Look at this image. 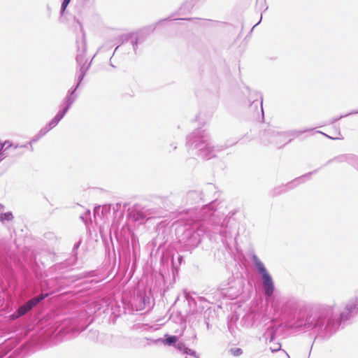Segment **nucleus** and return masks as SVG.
Instances as JSON below:
<instances>
[{
  "label": "nucleus",
  "instance_id": "1",
  "mask_svg": "<svg viewBox=\"0 0 358 358\" xmlns=\"http://www.w3.org/2000/svg\"><path fill=\"white\" fill-rule=\"evenodd\" d=\"M281 317L289 329L312 331L315 340L327 341L340 329L342 322L348 321L336 313L333 306L315 304L300 306L296 299H288L282 306Z\"/></svg>",
  "mask_w": 358,
  "mask_h": 358
},
{
  "label": "nucleus",
  "instance_id": "2",
  "mask_svg": "<svg viewBox=\"0 0 358 358\" xmlns=\"http://www.w3.org/2000/svg\"><path fill=\"white\" fill-rule=\"evenodd\" d=\"M217 200L212 201L201 208H194L191 220L176 229L178 238L183 249L192 252L199 246L204 236L210 231L219 234L223 243L232 238L231 218L236 211H231L224 217L215 208Z\"/></svg>",
  "mask_w": 358,
  "mask_h": 358
},
{
  "label": "nucleus",
  "instance_id": "3",
  "mask_svg": "<svg viewBox=\"0 0 358 358\" xmlns=\"http://www.w3.org/2000/svg\"><path fill=\"white\" fill-rule=\"evenodd\" d=\"M239 139L227 140L224 144L214 145L210 142V136L206 129L198 128L186 138V146L189 149L197 150L198 156L208 160L217 156V153L236 145Z\"/></svg>",
  "mask_w": 358,
  "mask_h": 358
},
{
  "label": "nucleus",
  "instance_id": "4",
  "mask_svg": "<svg viewBox=\"0 0 358 358\" xmlns=\"http://www.w3.org/2000/svg\"><path fill=\"white\" fill-rule=\"evenodd\" d=\"M87 311H80L77 316L69 317L64 321L63 326L58 331V335L62 338H70L72 334L85 330L91 323Z\"/></svg>",
  "mask_w": 358,
  "mask_h": 358
},
{
  "label": "nucleus",
  "instance_id": "5",
  "mask_svg": "<svg viewBox=\"0 0 358 358\" xmlns=\"http://www.w3.org/2000/svg\"><path fill=\"white\" fill-rule=\"evenodd\" d=\"M70 266L71 264L66 260L63 262L56 264L54 266V269L56 271L68 269ZM66 272L67 271L62 273L59 276H56L54 279H50L48 282V285L56 283L58 285L59 289H62L64 287L71 285L72 283L78 280L92 277L96 275L95 271L82 272L78 274H68Z\"/></svg>",
  "mask_w": 358,
  "mask_h": 358
},
{
  "label": "nucleus",
  "instance_id": "6",
  "mask_svg": "<svg viewBox=\"0 0 358 358\" xmlns=\"http://www.w3.org/2000/svg\"><path fill=\"white\" fill-rule=\"evenodd\" d=\"M251 260L255 267L257 272L262 278V282L264 287V294L266 297L273 296L275 292V284L270 273L266 269L264 263L259 257L253 254Z\"/></svg>",
  "mask_w": 358,
  "mask_h": 358
},
{
  "label": "nucleus",
  "instance_id": "7",
  "mask_svg": "<svg viewBox=\"0 0 358 358\" xmlns=\"http://www.w3.org/2000/svg\"><path fill=\"white\" fill-rule=\"evenodd\" d=\"M157 215L158 212L155 209L142 206L140 204H134L128 210V216L139 224H144L148 220Z\"/></svg>",
  "mask_w": 358,
  "mask_h": 358
},
{
  "label": "nucleus",
  "instance_id": "8",
  "mask_svg": "<svg viewBox=\"0 0 358 358\" xmlns=\"http://www.w3.org/2000/svg\"><path fill=\"white\" fill-rule=\"evenodd\" d=\"M284 131H278L273 128L269 127L261 132L260 138L262 143L265 145H274L278 148H282L286 140Z\"/></svg>",
  "mask_w": 358,
  "mask_h": 358
},
{
  "label": "nucleus",
  "instance_id": "9",
  "mask_svg": "<svg viewBox=\"0 0 358 358\" xmlns=\"http://www.w3.org/2000/svg\"><path fill=\"white\" fill-rule=\"evenodd\" d=\"M74 20L79 24L80 31L82 32V38L80 41H76L77 45V55L76 57V60L78 66L80 68L86 67L87 66V60L85 59V55L87 52V43H86V37L85 33L83 29V27L80 21L76 17H74Z\"/></svg>",
  "mask_w": 358,
  "mask_h": 358
},
{
  "label": "nucleus",
  "instance_id": "10",
  "mask_svg": "<svg viewBox=\"0 0 358 358\" xmlns=\"http://www.w3.org/2000/svg\"><path fill=\"white\" fill-rule=\"evenodd\" d=\"M279 329V325H270L264 333L263 337L266 339V341H268L271 344L270 346V350L273 353L281 350L288 358H290L287 352L281 349V343L279 342H275L276 334Z\"/></svg>",
  "mask_w": 358,
  "mask_h": 358
},
{
  "label": "nucleus",
  "instance_id": "11",
  "mask_svg": "<svg viewBox=\"0 0 358 358\" xmlns=\"http://www.w3.org/2000/svg\"><path fill=\"white\" fill-rule=\"evenodd\" d=\"M49 296L48 293H41L40 294L30 299L24 304L20 306L15 314L17 317H22L31 310L34 307H36L39 303L45 300Z\"/></svg>",
  "mask_w": 358,
  "mask_h": 358
},
{
  "label": "nucleus",
  "instance_id": "12",
  "mask_svg": "<svg viewBox=\"0 0 358 358\" xmlns=\"http://www.w3.org/2000/svg\"><path fill=\"white\" fill-rule=\"evenodd\" d=\"M244 285L242 279L233 278L229 282L228 287L222 289L224 295L231 299H234L243 292Z\"/></svg>",
  "mask_w": 358,
  "mask_h": 358
},
{
  "label": "nucleus",
  "instance_id": "13",
  "mask_svg": "<svg viewBox=\"0 0 358 358\" xmlns=\"http://www.w3.org/2000/svg\"><path fill=\"white\" fill-rule=\"evenodd\" d=\"M317 170L310 171L306 174H304L299 178H295L294 180L287 183L285 186H280L275 188L272 192V195L273 196H278L282 192H285L287 189H290L297 186L299 183L303 182V179L308 176H311L313 173H316Z\"/></svg>",
  "mask_w": 358,
  "mask_h": 358
},
{
  "label": "nucleus",
  "instance_id": "14",
  "mask_svg": "<svg viewBox=\"0 0 358 358\" xmlns=\"http://www.w3.org/2000/svg\"><path fill=\"white\" fill-rule=\"evenodd\" d=\"M160 262L164 266H169V265L170 264L173 275H175V273L178 272V266L176 264L175 252H173V251H163L160 257Z\"/></svg>",
  "mask_w": 358,
  "mask_h": 358
},
{
  "label": "nucleus",
  "instance_id": "15",
  "mask_svg": "<svg viewBox=\"0 0 358 358\" xmlns=\"http://www.w3.org/2000/svg\"><path fill=\"white\" fill-rule=\"evenodd\" d=\"M333 162H336L338 163L347 162L349 164L352 165L355 169L358 171V157L352 155V154H345L340 155L337 157H335L331 159H329L327 164H329Z\"/></svg>",
  "mask_w": 358,
  "mask_h": 358
},
{
  "label": "nucleus",
  "instance_id": "16",
  "mask_svg": "<svg viewBox=\"0 0 358 358\" xmlns=\"http://www.w3.org/2000/svg\"><path fill=\"white\" fill-rule=\"evenodd\" d=\"M355 315H358V297L350 300L346 304L344 311L341 312V316L347 320Z\"/></svg>",
  "mask_w": 358,
  "mask_h": 358
},
{
  "label": "nucleus",
  "instance_id": "17",
  "mask_svg": "<svg viewBox=\"0 0 358 358\" xmlns=\"http://www.w3.org/2000/svg\"><path fill=\"white\" fill-rule=\"evenodd\" d=\"M259 318V314L250 311L247 313L241 319V323L243 327L246 328H250L255 326L257 320Z\"/></svg>",
  "mask_w": 358,
  "mask_h": 358
},
{
  "label": "nucleus",
  "instance_id": "18",
  "mask_svg": "<svg viewBox=\"0 0 358 358\" xmlns=\"http://www.w3.org/2000/svg\"><path fill=\"white\" fill-rule=\"evenodd\" d=\"M178 341V337L177 336L166 334L164 336V338H159L155 340L154 343L157 344L159 343H162L165 345L174 346L176 348V345L179 343Z\"/></svg>",
  "mask_w": 358,
  "mask_h": 358
},
{
  "label": "nucleus",
  "instance_id": "19",
  "mask_svg": "<svg viewBox=\"0 0 358 358\" xmlns=\"http://www.w3.org/2000/svg\"><path fill=\"white\" fill-rule=\"evenodd\" d=\"M134 301L138 303V308L139 310L145 309L146 306L150 303V298L146 294L141 291H138L135 294Z\"/></svg>",
  "mask_w": 358,
  "mask_h": 358
},
{
  "label": "nucleus",
  "instance_id": "20",
  "mask_svg": "<svg viewBox=\"0 0 358 358\" xmlns=\"http://www.w3.org/2000/svg\"><path fill=\"white\" fill-rule=\"evenodd\" d=\"M135 34L133 32L128 33L126 34H123L120 36L119 41L121 42V45H123L131 40V43L135 54L137 53L138 45L139 44L138 41H137L135 38H134Z\"/></svg>",
  "mask_w": 358,
  "mask_h": 358
},
{
  "label": "nucleus",
  "instance_id": "21",
  "mask_svg": "<svg viewBox=\"0 0 358 358\" xmlns=\"http://www.w3.org/2000/svg\"><path fill=\"white\" fill-rule=\"evenodd\" d=\"M202 192L199 190H191L186 194L187 202L189 204H194L199 202L201 198Z\"/></svg>",
  "mask_w": 358,
  "mask_h": 358
},
{
  "label": "nucleus",
  "instance_id": "22",
  "mask_svg": "<svg viewBox=\"0 0 358 358\" xmlns=\"http://www.w3.org/2000/svg\"><path fill=\"white\" fill-rule=\"evenodd\" d=\"M313 130H314V129H303V130L294 129V130L284 131V134H281V135L282 136L285 135V138L290 137V138L287 142L285 143V144H287L288 143H290L294 138L297 137V136H299L304 133H306V132H312Z\"/></svg>",
  "mask_w": 358,
  "mask_h": 358
},
{
  "label": "nucleus",
  "instance_id": "23",
  "mask_svg": "<svg viewBox=\"0 0 358 358\" xmlns=\"http://www.w3.org/2000/svg\"><path fill=\"white\" fill-rule=\"evenodd\" d=\"M176 348L182 352L184 355H189L192 357H194L195 358H200L196 352L193 350L190 349L187 345L183 342H179L176 345Z\"/></svg>",
  "mask_w": 358,
  "mask_h": 358
},
{
  "label": "nucleus",
  "instance_id": "24",
  "mask_svg": "<svg viewBox=\"0 0 358 358\" xmlns=\"http://www.w3.org/2000/svg\"><path fill=\"white\" fill-rule=\"evenodd\" d=\"M80 85H78V83H76V85H73L67 92L66 96L63 101L71 105H73V103L77 99L76 92L77 91Z\"/></svg>",
  "mask_w": 358,
  "mask_h": 358
},
{
  "label": "nucleus",
  "instance_id": "25",
  "mask_svg": "<svg viewBox=\"0 0 358 358\" xmlns=\"http://www.w3.org/2000/svg\"><path fill=\"white\" fill-rule=\"evenodd\" d=\"M155 27L153 28H145L135 34V39L138 41L139 43H142L145 41L147 36L152 31H154Z\"/></svg>",
  "mask_w": 358,
  "mask_h": 358
},
{
  "label": "nucleus",
  "instance_id": "26",
  "mask_svg": "<svg viewBox=\"0 0 358 358\" xmlns=\"http://www.w3.org/2000/svg\"><path fill=\"white\" fill-rule=\"evenodd\" d=\"M258 97L260 98V102H259V104H260V108H261V112H262V116L264 117V110H263V97H262V95L259 93H257L256 92L255 94V96L254 97H250L249 98V101L251 102L250 103V108H257V106H258Z\"/></svg>",
  "mask_w": 358,
  "mask_h": 358
},
{
  "label": "nucleus",
  "instance_id": "27",
  "mask_svg": "<svg viewBox=\"0 0 358 358\" xmlns=\"http://www.w3.org/2000/svg\"><path fill=\"white\" fill-rule=\"evenodd\" d=\"M71 106L72 105L63 101L61 104L60 110L58 111V113L56 114L55 117L61 121L65 116V115L67 113Z\"/></svg>",
  "mask_w": 358,
  "mask_h": 358
},
{
  "label": "nucleus",
  "instance_id": "28",
  "mask_svg": "<svg viewBox=\"0 0 358 358\" xmlns=\"http://www.w3.org/2000/svg\"><path fill=\"white\" fill-rule=\"evenodd\" d=\"M71 106L72 105L63 101L61 104L60 110L58 111V113L56 114L55 117L61 121L65 116V115L67 113Z\"/></svg>",
  "mask_w": 358,
  "mask_h": 358
},
{
  "label": "nucleus",
  "instance_id": "29",
  "mask_svg": "<svg viewBox=\"0 0 358 358\" xmlns=\"http://www.w3.org/2000/svg\"><path fill=\"white\" fill-rule=\"evenodd\" d=\"M90 66H91V62H90L86 67L80 68V69H79L80 74L78 77V80H77V83H78V85H80L82 83L85 76L87 74V71L90 68Z\"/></svg>",
  "mask_w": 358,
  "mask_h": 358
},
{
  "label": "nucleus",
  "instance_id": "30",
  "mask_svg": "<svg viewBox=\"0 0 358 358\" xmlns=\"http://www.w3.org/2000/svg\"><path fill=\"white\" fill-rule=\"evenodd\" d=\"M215 315V310L212 308H207L203 313L204 321L211 322Z\"/></svg>",
  "mask_w": 358,
  "mask_h": 358
},
{
  "label": "nucleus",
  "instance_id": "31",
  "mask_svg": "<svg viewBox=\"0 0 358 358\" xmlns=\"http://www.w3.org/2000/svg\"><path fill=\"white\" fill-rule=\"evenodd\" d=\"M13 218V215L10 211L2 213L0 214V220L3 222L5 221H12Z\"/></svg>",
  "mask_w": 358,
  "mask_h": 358
},
{
  "label": "nucleus",
  "instance_id": "32",
  "mask_svg": "<svg viewBox=\"0 0 358 358\" xmlns=\"http://www.w3.org/2000/svg\"><path fill=\"white\" fill-rule=\"evenodd\" d=\"M41 138V136H39V134H37L35 136L33 137V138L29 142H28L26 144L19 145V148H27L28 145H30V150L32 151L33 150L32 143H36Z\"/></svg>",
  "mask_w": 358,
  "mask_h": 358
},
{
  "label": "nucleus",
  "instance_id": "33",
  "mask_svg": "<svg viewBox=\"0 0 358 358\" xmlns=\"http://www.w3.org/2000/svg\"><path fill=\"white\" fill-rule=\"evenodd\" d=\"M81 244V240H79L76 243L74 244L72 250V255L74 256L73 263L75 264L78 259V249L79 248Z\"/></svg>",
  "mask_w": 358,
  "mask_h": 358
},
{
  "label": "nucleus",
  "instance_id": "34",
  "mask_svg": "<svg viewBox=\"0 0 358 358\" xmlns=\"http://www.w3.org/2000/svg\"><path fill=\"white\" fill-rule=\"evenodd\" d=\"M317 133H319V134H321L322 135H323L324 136H325L326 138H329V139H331V140H343V137L342 136V134H341V131L339 130V129H338V136L337 137H332L321 131H316Z\"/></svg>",
  "mask_w": 358,
  "mask_h": 358
},
{
  "label": "nucleus",
  "instance_id": "35",
  "mask_svg": "<svg viewBox=\"0 0 358 358\" xmlns=\"http://www.w3.org/2000/svg\"><path fill=\"white\" fill-rule=\"evenodd\" d=\"M229 352L234 357H238L243 354V350L240 348H232Z\"/></svg>",
  "mask_w": 358,
  "mask_h": 358
},
{
  "label": "nucleus",
  "instance_id": "36",
  "mask_svg": "<svg viewBox=\"0 0 358 358\" xmlns=\"http://www.w3.org/2000/svg\"><path fill=\"white\" fill-rule=\"evenodd\" d=\"M60 122V120H59L58 119H57L55 117H54L50 122L48 124V125L49 126V127L52 129H53L54 127H55L58 124L59 122Z\"/></svg>",
  "mask_w": 358,
  "mask_h": 358
},
{
  "label": "nucleus",
  "instance_id": "37",
  "mask_svg": "<svg viewBox=\"0 0 358 358\" xmlns=\"http://www.w3.org/2000/svg\"><path fill=\"white\" fill-rule=\"evenodd\" d=\"M60 122V120H59L58 119H57L55 117H54L50 122L48 124V125L49 126V127L52 129H53L54 127H55L58 124L59 122Z\"/></svg>",
  "mask_w": 358,
  "mask_h": 358
},
{
  "label": "nucleus",
  "instance_id": "38",
  "mask_svg": "<svg viewBox=\"0 0 358 358\" xmlns=\"http://www.w3.org/2000/svg\"><path fill=\"white\" fill-rule=\"evenodd\" d=\"M11 147H13V148L15 150L17 148H19V145L18 144H16V145H13V144H10L8 145H7L5 149L3 150H0V158H4V157H1L3 155H4V152L9 148H11Z\"/></svg>",
  "mask_w": 358,
  "mask_h": 358
},
{
  "label": "nucleus",
  "instance_id": "39",
  "mask_svg": "<svg viewBox=\"0 0 358 358\" xmlns=\"http://www.w3.org/2000/svg\"><path fill=\"white\" fill-rule=\"evenodd\" d=\"M50 130H51V129L49 127V126L47 124L45 127H44L43 128H42L39 131H38V134H39V136H41L43 137V136H45Z\"/></svg>",
  "mask_w": 358,
  "mask_h": 358
},
{
  "label": "nucleus",
  "instance_id": "40",
  "mask_svg": "<svg viewBox=\"0 0 358 358\" xmlns=\"http://www.w3.org/2000/svg\"><path fill=\"white\" fill-rule=\"evenodd\" d=\"M111 209V205L110 204H105L101 208V214L104 215L105 214L110 212Z\"/></svg>",
  "mask_w": 358,
  "mask_h": 358
},
{
  "label": "nucleus",
  "instance_id": "41",
  "mask_svg": "<svg viewBox=\"0 0 358 358\" xmlns=\"http://www.w3.org/2000/svg\"><path fill=\"white\" fill-rule=\"evenodd\" d=\"M349 115H350V114H349V113H347V114H345V115H340V116H338V117H337L333 118V119L329 122V124H334L335 122H336L337 121H338V120H341L342 118L345 117H348V116H349Z\"/></svg>",
  "mask_w": 358,
  "mask_h": 358
},
{
  "label": "nucleus",
  "instance_id": "42",
  "mask_svg": "<svg viewBox=\"0 0 358 358\" xmlns=\"http://www.w3.org/2000/svg\"><path fill=\"white\" fill-rule=\"evenodd\" d=\"M68 6H69L68 3H66V2L62 1V5H61V8H60V15H64V13L66 11V9Z\"/></svg>",
  "mask_w": 358,
  "mask_h": 358
},
{
  "label": "nucleus",
  "instance_id": "43",
  "mask_svg": "<svg viewBox=\"0 0 358 358\" xmlns=\"http://www.w3.org/2000/svg\"><path fill=\"white\" fill-rule=\"evenodd\" d=\"M177 256V262H176V264L178 266V267L182 264V262H183V257L181 256L180 254H178V252H176L175 253V256Z\"/></svg>",
  "mask_w": 358,
  "mask_h": 358
},
{
  "label": "nucleus",
  "instance_id": "44",
  "mask_svg": "<svg viewBox=\"0 0 358 358\" xmlns=\"http://www.w3.org/2000/svg\"><path fill=\"white\" fill-rule=\"evenodd\" d=\"M7 144L8 145L12 144V143L10 141H6L5 142H3V141H0V150H3L5 149L4 146L6 145H7Z\"/></svg>",
  "mask_w": 358,
  "mask_h": 358
},
{
  "label": "nucleus",
  "instance_id": "45",
  "mask_svg": "<svg viewBox=\"0 0 358 358\" xmlns=\"http://www.w3.org/2000/svg\"><path fill=\"white\" fill-rule=\"evenodd\" d=\"M227 326H228L229 331L233 335L235 332V328H234V325L231 323H228Z\"/></svg>",
  "mask_w": 358,
  "mask_h": 358
},
{
  "label": "nucleus",
  "instance_id": "46",
  "mask_svg": "<svg viewBox=\"0 0 358 358\" xmlns=\"http://www.w3.org/2000/svg\"><path fill=\"white\" fill-rule=\"evenodd\" d=\"M178 20L192 21L194 20H202V19L201 18L186 17V18H179Z\"/></svg>",
  "mask_w": 358,
  "mask_h": 358
},
{
  "label": "nucleus",
  "instance_id": "47",
  "mask_svg": "<svg viewBox=\"0 0 358 358\" xmlns=\"http://www.w3.org/2000/svg\"><path fill=\"white\" fill-rule=\"evenodd\" d=\"M131 244L134 248L136 245V237L134 235L131 236Z\"/></svg>",
  "mask_w": 358,
  "mask_h": 358
},
{
  "label": "nucleus",
  "instance_id": "48",
  "mask_svg": "<svg viewBox=\"0 0 358 358\" xmlns=\"http://www.w3.org/2000/svg\"><path fill=\"white\" fill-rule=\"evenodd\" d=\"M205 323L206 324L207 329L209 330L212 328V325L210 324V322L205 321Z\"/></svg>",
  "mask_w": 358,
  "mask_h": 358
},
{
  "label": "nucleus",
  "instance_id": "49",
  "mask_svg": "<svg viewBox=\"0 0 358 358\" xmlns=\"http://www.w3.org/2000/svg\"><path fill=\"white\" fill-rule=\"evenodd\" d=\"M262 19V13L261 14V17H260L259 21L253 26V27L252 28L251 31H252L255 29V27H257L260 23Z\"/></svg>",
  "mask_w": 358,
  "mask_h": 358
},
{
  "label": "nucleus",
  "instance_id": "50",
  "mask_svg": "<svg viewBox=\"0 0 358 358\" xmlns=\"http://www.w3.org/2000/svg\"><path fill=\"white\" fill-rule=\"evenodd\" d=\"M357 113H358V110H353V111L349 113L350 115H353V114H357Z\"/></svg>",
  "mask_w": 358,
  "mask_h": 358
},
{
  "label": "nucleus",
  "instance_id": "51",
  "mask_svg": "<svg viewBox=\"0 0 358 358\" xmlns=\"http://www.w3.org/2000/svg\"><path fill=\"white\" fill-rule=\"evenodd\" d=\"M120 45H121V43H120L119 45H117V46L116 47V48L115 49V52H113V55H115V52L119 49V48L120 47Z\"/></svg>",
  "mask_w": 358,
  "mask_h": 358
},
{
  "label": "nucleus",
  "instance_id": "52",
  "mask_svg": "<svg viewBox=\"0 0 358 358\" xmlns=\"http://www.w3.org/2000/svg\"><path fill=\"white\" fill-rule=\"evenodd\" d=\"M120 45H121V43H120L119 45H117V46L116 47V48L115 49V52H113V55H115V52L119 49V48L120 47Z\"/></svg>",
  "mask_w": 358,
  "mask_h": 358
},
{
  "label": "nucleus",
  "instance_id": "53",
  "mask_svg": "<svg viewBox=\"0 0 358 358\" xmlns=\"http://www.w3.org/2000/svg\"><path fill=\"white\" fill-rule=\"evenodd\" d=\"M62 1L66 3H68L69 4V3L71 2V0H62Z\"/></svg>",
  "mask_w": 358,
  "mask_h": 358
},
{
  "label": "nucleus",
  "instance_id": "54",
  "mask_svg": "<svg viewBox=\"0 0 358 358\" xmlns=\"http://www.w3.org/2000/svg\"><path fill=\"white\" fill-rule=\"evenodd\" d=\"M4 208V206L1 203H0V209H3Z\"/></svg>",
  "mask_w": 358,
  "mask_h": 358
},
{
  "label": "nucleus",
  "instance_id": "55",
  "mask_svg": "<svg viewBox=\"0 0 358 358\" xmlns=\"http://www.w3.org/2000/svg\"><path fill=\"white\" fill-rule=\"evenodd\" d=\"M110 65L113 67V68H115V66H114L112 63H110Z\"/></svg>",
  "mask_w": 358,
  "mask_h": 358
},
{
  "label": "nucleus",
  "instance_id": "56",
  "mask_svg": "<svg viewBox=\"0 0 358 358\" xmlns=\"http://www.w3.org/2000/svg\"><path fill=\"white\" fill-rule=\"evenodd\" d=\"M185 6V5H182L180 8V10H182L183 8V7Z\"/></svg>",
  "mask_w": 358,
  "mask_h": 358
},
{
  "label": "nucleus",
  "instance_id": "57",
  "mask_svg": "<svg viewBox=\"0 0 358 358\" xmlns=\"http://www.w3.org/2000/svg\"><path fill=\"white\" fill-rule=\"evenodd\" d=\"M176 148H177V146H176V145H174L173 149H174V150H176Z\"/></svg>",
  "mask_w": 358,
  "mask_h": 358
},
{
  "label": "nucleus",
  "instance_id": "58",
  "mask_svg": "<svg viewBox=\"0 0 358 358\" xmlns=\"http://www.w3.org/2000/svg\"><path fill=\"white\" fill-rule=\"evenodd\" d=\"M268 9V7H266L264 11H266Z\"/></svg>",
  "mask_w": 358,
  "mask_h": 358
},
{
  "label": "nucleus",
  "instance_id": "59",
  "mask_svg": "<svg viewBox=\"0 0 358 358\" xmlns=\"http://www.w3.org/2000/svg\"><path fill=\"white\" fill-rule=\"evenodd\" d=\"M169 20V18L164 19L163 20H164V21H166V20Z\"/></svg>",
  "mask_w": 358,
  "mask_h": 358
},
{
  "label": "nucleus",
  "instance_id": "60",
  "mask_svg": "<svg viewBox=\"0 0 358 358\" xmlns=\"http://www.w3.org/2000/svg\"><path fill=\"white\" fill-rule=\"evenodd\" d=\"M3 159V158H0V162Z\"/></svg>",
  "mask_w": 358,
  "mask_h": 358
},
{
  "label": "nucleus",
  "instance_id": "61",
  "mask_svg": "<svg viewBox=\"0 0 358 358\" xmlns=\"http://www.w3.org/2000/svg\"><path fill=\"white\" fill-rule=\"evenodd\" d=\"M185 358H187V357H185Z\"/></svg>",
  "mask_w": 358,
  "mask_h": 358
}]
</instances>
